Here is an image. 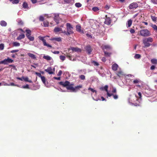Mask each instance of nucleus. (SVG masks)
I'll list each match as a JSON object with an SVG mask.
<instances>
[{
	"label": "nucleus",
	"mask_w": 157,
	"mask_h": 157,
	"mask_svg": "<svg viewBox=\"0 0 157 157\" xmlns=\"http://www.w3.org/2000/svg\"><path fill=\"white\" fill-rule=\"evenodd\" d=\"M101 60L103 62H105L106 61V58L105 57H103L102 58V59H101Z\"/></svg>",
	"instance_id": "57"
},
{
	"label": "nucleus",
	"mask_w": 157,
	"mask_h": 157,
	"mask_svg": "<svg viewBox=\"0 0 157 157\" xmlns=\"http://www.w3.org/2000/svg\"><path fill=\"white\" fill-rule=\"evenodd\" d=\"M60 59L61 60H62V61H63L65 60V57L64 56L61 55L60 56Z\"/></svg>",
	"instance_id": "42"
},
{
	"label": "nucleus",
	"mask_w": 157,
	"mask_h": 157,
	"mask_svg": "<svg viewBox=\"0 0 157 157\" xmlns=\"http://www.w3.org/2000/svg\"><path fill=\"white\" fill-rule=\"evenodd\" d=\"M109 7L108 5H106L105 6V8L107 9L108 10L109 9Z\"/></svg>",
	"instance_id": "64"
},
{
	"label": "nucleus",
	"mask_w": 157,
	"mask_h": 157,
	"mask_svg": "<svg viewBox=\"0 0 157 157\" xmlns=\"http://www.w3.org/2000/svg\"><path fill=\"white\" fill-rule=\"evenodd\" d=\"M28 55L29 56L31 57L32 58L34 59H36V56L34 54H33L31 53H28Z\"/></svg>",
	"instance_id": "28"
},
{
	"label": "nucleus",
	"mask_w": 157,
	"mask_h": 157,
	"mask_svg": "<svg viewBox=\"0 0 157 157\" xmlns=\"http://www.w3.org/2000/svg\"><path fill=\"white\" fill-rule=\"evenodd\" d=\"M25 37V35L24 34H21L17 37V40H20L24 38Z\"/></svg>",
	"instance_id": "22"
},
{
	"label": "nucleus",
	"mask_w": 157,
	"mask_h": 157,
	"mask_svg": "<svg viewBox=\"0 0 157 157\" xmlns=\"http://www.w3.org/2000/svg\"><path fill=\"white\" fill-rule=\"evenodd\" d=\"M6 59V63L7 64L9 63H12L13 62V60L12 59L10 58L9 57H7Z\"/></svg>",
	"instance_id": "23"
},
{
	"label": "nucleus",
	"mask_w": 157,
	"mask_h": 157,
	"mask_svg": "<svg viewBox=\"0 0 157 157\" xmlns=\"http://www.w3.org/2000/svg\"><path fill=\"white\" fill-rule=\"evenodd\" d=\"M44 71L45 72L48 73L50 74H53V72L52 71V69L51 67H48L47 69H45Z\"/></svg>",
	"instance_id": "15"
},
{
	"label": "nucleus",
	"mask_w": 157,
	"mask_h": 157,
	"mask_svg": "<svg viewBox=\"0 0 157 157\" xmlns=\"http://www.w3.org/2000/svg\"><path fill=\"white\" fill-rule=\"evenodd\" d=\"M100 28L101 30H100V29L99 30V33L100 37H102L104 35L105 28L104 27H101Z\"/></svg>",
	"instance_id": "11"
},
{
	"label": "nucleus",
	"mask_w": 157,
	"mask_h": 157,
	"mask_svg": "<svg viewBox=\"0 0 157 157\" xmlns=\"http://www.w3.org/2000/svg\"><path fill=\"white\" fill-rule=\"evenodd\" d=\"M17 79H19V80H20L21 81H22L23 79V78H20V77H17Z\"/></svg>",
	"instance_id": "63"
},
{
	"label": "nucleus",
	"mask_w": 157,
	"mask_h": 157,
	"mask_svg": "<svg viewBox=\"0 0 157 157\" xmlns=\"http://www.w3.org/2000/svg\"><path fill=\"white\" fill-rule=\"evenodd\" d=\"M54 32L55 33H57L58 32H60V33H63L64 31H63L61 28L56 27L54 30Z\"/></svg>",
	"instance_id": "12"
},
{
	"label": "nucleus",
	"mask_w": 157,
	"mask_h": 157,
	"mask_svg": "<svg viewBox=\"0 0 157 157\" xmlns=\"http://www.w3.org/2000/svg\"><path fill=\"white\" fill-rule=\"evenodd\" d=\"M104 53L105 56H108L109 57L111 55V53L110 52H105V51H104Z\"/></svg>",
	"instance_id": "31"
},
{
	"label": "nucleus",
	"mask_w": 157,
	"mask_h": 157,
	"mask_svg": "<svg viewBox=\"0 0 157 157\" xmlns=\"http://www.w3.org/2000/svg\"><path fill=\"white\" fill-rule=\"evenodd\" d=\"M101 48L103 50L105 49L110 50L111 49V48L109 45H102L101 46Z\"/></svg>",
	"instance_id": "16"
},
{
	"label": "nucleus",
	"mask_w": 157,
	"mask_h": 157,
	"mask_svg": "<svg viewBox=\"0 0 157 157\" xmlns=\"http://www.w3.org/2000/svg\"><path fill=\"white\" fill-rule=\"evenodd\" d=\"M141 55L139 54H136L134 56V58L135 59H138L141 57Z\"/></svg>",
	"instance_id": "38"
},
{
	"label": "nucleus",
	"mask_w": 157,
	"mask_h": 157,
	"mask_svg": "<svg viewBox=\"0 0 157 157\" xmlns=\"http://www.w3.org/2000/svg\"><path fill=\"white\" fill-rule=\"evenodd\" d=\"M41 80L43 82V83L45 85H46V79L45 78L44 76H42L41 78Z\"/></svg>",
	"instance_id": "29"
},
{
	"label": "nucleus",
	"mask_w": 157,
	"mask_h": 157,
	"mask_svg": "<svg viewBox=\"0 0 157 157\" xmlns=\"http://www.w3.org/2000/svg\"><path fill=\"white\" fill-rule=\"evenodd\" d=\"M43 58L47 60H50L52 59L51 57L48 55L44 56H43Z\"/></svg>",
	"instance_id": "25"
},
{
	"label": "nucleus",
	"mask_w": 157,
	"mask_h": 157,
	"mask_svg": "<svg viewBox=\"0 0 157 157\" xmlns=\"http://www.w3.org/2000/svg\"><path fill=\"white\" fill-rule=\"evenodd\" d=\"M46 37H49L48 36H44L43 37L41 36H39L38 38L39 40L42 41L44 46H46L49 48H52V46L51 45L49 44H47L46 43V40L45 39V38Z\"/></svg>",
	"instance_id": "6"
},
{
	"label": "nucleus",
	"mask_w": 157,
	"mask_h": 157,
	"mask_svg": "<svg viewBox=\"0 0 157 157\" xmlns=\"http://www.w3.org/2000/svg\"><path fill=\"white\" fill-rule=\"evenodd\" d=\"M33 3H35L37 2V0H31Z\"/></svg>",
	"instance_id": "61"
},
{
	"label": "nucleus",
	"mask_w": 157,
	"mask_h": 157,
	"mask_svg": "<svg viewBox=\"0 0 157 157\" xmlns=\"http://www.w3.org/2000/svg\"><path fill=\"white\" fill-rule=\"evenodd\" d=\"M0 25L2 26H6L7 25V23L4 21H1L0 22Z\"/></svg>",
	"instance_id": "26"
},
{
	"label": "nucleus",
	"mask_w": 157,
	"mask_h": 157,
	"mask_svg": "<svg viewBox=\"0 0 157 157\" xmlns=\"http://www.w3.org/2000/svg\"><path fill=\"white\" fill-rule=\"evenodd\" d=\"M22 78H23V79L25 82H28L29 80V78L27 77H22Z\"/></svg>",
	"instance_id": "48"
},
{
	"label": "nucleus",
	"mask_w": 157,
	"mask_h": 157,
	"mask_svg": "<svg viewBox=\"0 0 157 157\" xmlns=\"http://www.w3.org/2000/svg\"><path fill=\"white\" fill-rule=\"evenodd\" d=\"M92 10L94 11H98V7H94L92 8Z\"/></svg>",
	"instance_id": "47"
},
{
	"label": "nucleus",
	"mask_w": 157,
	"mask_h": 157,
	"mask_svg": "<svg viewBox=\"0 0 157 157\" xmlns=\"http://www.w3.org/2000/svg\"><path fill=\"white\" fill-rule=\"evenodd\" d=\"M22 6L23 8L25 9H28L29 8L28 4L25 2H24L23 3Z\"/></svg>",
	"instance_id": "27"
},
{
	"label": "nucleus",
	"mask_w": 157,
	"mask_h": 157,
	"mask_svg": "<svg viewBox=\"0 0 157 157\" xmlns=\"http://www.w3.org/2000/svg\"><path fill=\"white\" fill-rule=\"evenodd\" d=\"M35 74L37 75L39 77L41 78L42 76L41 74L39 72H36Z\"/></svg>",
	"instance_id": "46"
},
{
	"label": "nucleus",
	"mask_w": 157,
	"mask_h": 157,
	"mask_svg": "<svg viewBox=\"0 0 157 157\" xmlns=\"http://www.w3.org/2000/svg\"><path fill=\"white\" fill-rule=\"evenodd\" d=\"M13 45L14 46H19L20 45V44L18 42H15L13 43Z\"/></svg>",
	"instance_id": "35"
},
{
	"label": "nucleus",
	"mask_w": 157,
	"mask_h": 157,
	"mask_svg": "<svg viewBox=\"0 0 157 157\" xmlns=\"http://www.w3.org/2000/svg\"><path fill=\"white\" fill-rule=\"evenodd\" d=\"M4 48V44H0V49L2 50Z\"/></svg>",
	"instance_id": "44"
},
{
	"label": "nucleus",
	"mask_w": 157,
	"mask_h": 157,
	"mask_svg": "<svg viewBox=\"0 0 157 157\" xmlns=\"http://www.w3.org/2000/svg\"><path fill=\"white\" fill-rule=\"evenodd\" d=\"M64 2L66 3H70L71 1V0H63Z\"/></svg>",
	"instance_id": "49"
},
{
	"label": "nucleus",
	"mask_w": 157,
	"mask_h": 157,
	"mask_svg": "<svg viewBox=\"0 0 157 157\" xmlns=\"http://www.w3.org/2000/svg\"><path fill=\"white\" fill-rule=\"evenodd\" d=\"M44 20V18L42 16H40L39 17V20L41 21H43Z\"/></svg>",
	"instance_id": "51"
},
{
	"label": "nucleus",
	"mask_w": 157,
	"mask_h": 157,
	"mask_svg": "<svg viewBox=\"0 0 157 157\" xmlns=\"http://www.w3.org/2000/svg\"><path fill=\"white\" fill-rule=\"evenodd\" d=\"M140 82V80L138 79H136L133 81L134 84H137L139 83Z\"/></svg>",
	"instance_id": "37"
},
{
	"label": "nucleus",
	"mask_w": 157,
	"mask_h": 157,
	"mask_svg": "<svg viewBox=\"0 0 157 157\" xmlns=\"http://www.w3.org/2000/svg\"><path fill=\"white\" fill-rule=\"evenodd\" d=\"M66 29L67 31H64L63 32V33L64 34L67 36H69L74 33V31L73 30V28L70 23H67Z\"/></svg>",
	"instance_id": "1"
},
{
	"label": "nucleus",
	"mask_w": 157,
	"mask_h": 157,
	"mask_svg": "<svg viewBox=\"0 0 157 157\" xmlns=\"http://www.w3.org/2000/svg\"><path fill=\"white\" fill-rule=\"evenodd\" d=\"M54 78L55 79L57 80H60V77H54Z\"/></svg>",
	"instance_id": "58"
},
{
	"label": "nucleus",
	"mask_w": 157,
	"mask_h": 157,
	"mask_svg": "<svg viewBox=\"0 0 157 157\" xmlns=\"http://www.w3.org/2000/svg\"><path fill=\"white\" fill-rule=\"evenodd\" d=\"M151 62L152 63L154 64H157V59H153L151 60Z\"/></svg>",
	"instance_id": "30"
},
{
	"label": "nucleus",
	"mask_w": 157,
	"mask_h": 157,
	"mask_svg": "<svg viewBox=\"0 0 157 157\" xmlns=\"http://www.w3.org/2000/svg\"><path fill=\"white\" fill-rule=\"evenodd\" d=\"M85 49L89 54H90L92 52V49L90 46L87 45L85 47Z\"/></svg>",
	"instance_id": "14"
},
{
	"label": "nucleus",
	"mask_w": 157,
	"mask_h": 157,
	"mask_svg": "<svg viewBox=\"0 0 157 157\" xmlns=\"http://www.w3.org/2000/svg\"><path fill=\"white\" fill-rule=\"evenodd\" d=\"M113 93H117V90L115 88H113V90L112 91Z\"/></svg>",
	"instance_id": "50"
},
{
	"label": "nucleus",
	"mask_w": 157,
	"mask_h": 157,
	"mask_svg": "<svg viewBox=\"0 0 157 157\" xmlns=\"http://www.w3.org/2000/svg\"><path fill=\"white\" fill-rule=\"evenodd\" d=\"M151 18L152 20L154 22H155L156 21V18L155 17L153 16H151Z\"/></svg>",
	"instance_id": "43"
},
{
	"label": "nucleus",
	"mask_w": 157,
	"mask_h": 157,
	"mask_svg": "<svg viewBox=\"0 0 157 157\" xmlns=\"http://www.w3.org/2000/svg\"><path fill=\"white\" fill-rule=\"evenodd\" d=\"M76 30L77 31L81 33H83V31L81 30V27L79 25H78L76 27Z\"/></svg>",
	"instance_id": "19"
},
{
	"label": "nucleus",
	"mask_w": 157,
	"mask_h": 157,
	"mask_svg": "<svg viewBox=\"0 0 157 157\" xmlns=\"http://www.w3.org/2000/svg\"><path fill=\"white\" fill-rule=\"evenodd\" d=\"M155 67L154 65H152L150 68V69L151 70H153L155 69Z\"/></svg>",
	"instance_id": "59"
},
{
	"label": "nucleus",
	"mask_w": 157,
	"mask_h": 157,
	"mask_svg": "<svg viewBox=\"0 0 157 157\" xmlns=\"http://www.w3.org/2000/svg\"><path fill=\"white\" fill-rule=\"evenodd\" d=\"M18 51H19V50H17V49L14 50H12L11 51V52L12 53H14V52H18Z\"/></svg>",
	"instance_id": "54"
},
{
	"label": "nucleus",
	"mask_w": 157,
	"mask_h": 157,
	"mask_svg": "<svg viewBox=\"0 0 157 157\" xmlns=\"http://www.w3.org/2000/svg\"><path fill=\"white\" fill-rule=\"evenodd\" d=\"M118 67V65L116 63H115L113 64L112 66V68L113 69L114 71H116L117 70V68Z\"/></svg>",
	"instance_id": "21"
},
{
	"label": "nucleus",
	"mask_w": 157,
	"mask_h": 157,
	"mask_svg": "<svg viewBox=\"0 0 157 157\" xmlns=\"http://www.w3.org/2000/svg\"><path fill=\"white\" fill-rule=\"evenodd\" d=\"M50 40L52 41L55 40L57 42H61L62 41V38L61 37H52L51 38Z\"/></svg>",
	"instance_id": "13"
},
{
	"label": "nucleus",
	"mask_w": 157,
	"mask_h": 157,
	"mask_svg": "<svg viewBox=\"0 0 157 157\" xmlns=\"http://www.w3.org/2000/svg\"><path fill=\"white\" fill-rule=\"evenodd\" d=\"M67 57L69 59V60H72V61L75 60V59L74 58L73 59H72L71 56L69 55H67Z\"/></svg>",
	"instance_id": "41"
},
{
	"label": "nucleus",
	"mask_w": 157,
	"mask_h": 157,
	"mask_svg": "<svg viewBox=\"0 0 157 157\" xmlns=\"http://www.w3.org/2000/svg\"><path fill=\"white\" fill-rule=\"evenodd\" d=\"M108 85H105L104 87H102L100 88V89L102 90H105L107 92V98H108V97H110L111 96H113V98L115 99H117L118 98V96L117 94H110L109 93L108 91Z\"/></svg>",
	"instance_id": "2"
},
{
	"label": "nucleus",
	"mask_w": 157,
	"mask_h": 157,
	"mask_svg": "<svg viewBox=\"0 0 157 157\" xmlns=\"http://www.w3.org/2000/svg\"><path fill=\"white\" fill-rule=\"evenodd\" d=\"M19 0H14L13 1L12 3L13 4H17L19 3Z\"/></svg>",
	"instance_id": "45"
},
{
	"label": "nucleus",
	"mask_w": 157,
	"mask_h": 157,
	"mask_svg": "<svg viewBox=\"0 0 157 157\" xmlns=\"http://www.w3.org/2000/svg\"><path fill=\"white\" fill-rule=\"evenodd\" d=\"M59 17L58 16H55L54 18V20L56 22L57 24L59 23Z\"/></svg>",
	"instance_id": "24"
},
{
	"label": "nucleus",
	"mask_w": 157,
	"mask_h": 157,
	"mask_svg": "<svg viewBox=\"0 0 157 157\" xmlns=\"http://www.w3.org/2000/svg\"><path fill=\"white\" fill-rule=\"evenodd\" d=\"M79 78L81 80H84L85 79V77L83 75H81L79 76Z\"/></svg>",
	"instance_id": "39"
},
{
	"label": "nucleus",
	"mask_w": 157,
	"mask_h": 157,
	"mask_svg": "<svg viewBox=\"0 0 157 157\" xmlns=\"http://www.w3.org/2000/svg\"><path fill=\"white\" fill-rule=\"evenodd\" d=\"M48 22L47 21H44L43 22L44 26L45 27H48Z\"/></svg>",
	"instance_id": "36"
},
{
	"label": "nucleus",
	"mask_w": 157,
	"mask_h": 157,
	"mask_svg": "<svg viewBox=\"0 0 157 157\" xmlns=\"http://www.w3.org/2000/svg\"><path fill=\"white\" fill-rule=\"evenodd\" d=\"M75 5L77 7H80L81 6L82 4L80 3H76Z\"/></svg>",
	"instance_id": "40"
},
{
	"label": "nucleus",
	"mask_w": 157,
	"mask_h": 157,
	"mask_svg": "<svg viewBox=\"0 0 157 157\" xmlns=\"http://www.w3.org/2000/svg\"><path fill=\"white\" fill-rule=\"evenodd\" d=\"M116 74L119 77H121L124 75L123 72L121 70L117 71Z\"/></svg>",
	"instance_id": "20"
},
{
	"label": "nucleus",
	"mask_w": 157,
	"mask_h": 157,
	"mask_svg": "<svg viewBox=\"0 0 157 157\" xmlns=\"http://www.w3.org/2000/svg\"><path fill=\"white\" fill-rule=\"evenodd\" d=\"M73 85L74 84H70V83L68 85L67 87L66 88L67 90H70L73 92H75L77 91V89H78L82 87V86L79 85L75 86L74 88L73 87Z\"/></svg>",
	"instance_id": "4"
},
{
	"label": "nucleus",
	"mask_w": 157,
	"mask_h": 157,
	"mask_svg": "<svg viewBox=\"0 0 157 157\" xmlns=\"http://www.w3.org/2000/svg\"><path fill=\"white\" fill-rule=\"evenodd\" d=\"M151 2L155 4H157V0H151Z\"/></svg>",
	"instance_id": "56"
},
{
	"label": "nucleus",
	"mask_w": 157,
	"mask_h": 157,
	"mask_svg": "<svg viewBox=\"0 0 157 157\" xmlns=\"http://www.w3.org/2000/svg\"><path fill=\"white\" fill-rule=\"evenodd\" d=\"M132 21L131 19L129 20L128 21V27H130L132 24Z\"/></svg>",
	"instance_id": "33"
},
{
	"label": "nucleus",
	"mask_w": 157,
	"mask_h": 157,
	"mask_svg": "<svg viewBox=\"0 0 157 157\" xmlns=\"http://www.w3.org/2000/svg\"><path fill=\"white\" fill-rule=\"evenodd\" d=\"M62 71L61 70H59L58 74H57V75L58 76H60L61 74H62Z\"/></svg>",
	"instance_id": "53"
},
{
	"label": "nucleus",
	"mask_w": 157,
	"mask_h": 157,
	"mask_svg": "<svg viewBox=\"0 0 157 157\" xmlns=\"http://www.w3.org/2000/svg\"><path fill=\"white\" fill-rule=\"evenodd\" d=\"M139 32L141 36H147L150 35V32L147 29L141 30Z\"/></svg>",
	"instance_id": "5"
},
{
	"label": "nucleus",
	"mask_w": 157,
	"mask_h": 157,
	"mask_svg": "<svg viewBox=\"0 0 157 157\" xmlns=\"http://www.w3.org/2000/svg\"><path fill=\"white\" fill-rule=\"evenodd\" d=\"M70 49L71 50H72L73 52H81V49L77 47H71Z\"/></svg>",
	"instance_id": "17"
},
{
	"label": "nucleus",
	"mask_w": 157,
	"mask_h": 157,
	"mask_svg": "<svg viewBox=\"0 0 157 157\" xmlns=\"http://www.w3.org/2000/svg\"><path fill=\"white\" fill-rule=\"evenodd\" d=\"M138 4L136 2H133L131 4L129 5V9H132L133 8H136L138 7Z\"/></svg>",
	"instance_id": "10"
},
{
	"label": "nucleus",
	"mask_w": 157,
	"mask_h": 157,
	"mask_svg": "<svg viewBox=\"0 0 157 157\" xmlns=\"http://www.w3.org/2000/svg\"><path fill=\"white\" fill-rule=\"evenodd\" d=\"M130 32L131 33H133L135 32L134 30L133 29H131L130 30Z\"/></svg>",
	"instance_id": "55"
},
{
	"label": "nucleus",
	"mask_w": 157,
	"mask_h": 157,
	"mask_svg": "<svg viewBox=\"0 0 157 157\" xmlns=\"http://www.w3.org/2000/svg\"><path fill=\"white\" fill-rule=\"evenodd\" d=\"M86 35L87 36H88L89 37H90L91 38H92V36L91 35H90V34L87 33L86 34Z\"/></svg>",
	"instance_id": "62"
},
{
	"label": "nucleus",
	"mask_w": 157,
	"mask_h": 157,
	"mask_svg": "<svg viewBox=\"0 0 157 157\" xmlns=\"http://www.w3.org/2000/svg\"><path fill=\"white\" fill-rule=\"evenodd\" d=\"M59 53V51H55L53 52V53L55 54H58Z\"/></svg>",
	"instance_id": "60"
},
{
	"label": "nucleus",
	"mask_w": 157,
	"mask_h": 157,
	"mask_svg": "<svg viewBox=\"0 0 157 157\" xmlns=\"http://www.w3.org/2000/svg\"><path fill=\"white\" fill-rule=\"evenodd\" d=\"M4 85L7 86H17V85L15 84L13 82L11 83H10V84H8L6 83Z\"/></svg>",
	"instance_id": "34"
},
{
	"label": "nucleus",
	"mask_w": 157,
	"mask_h": 157,
	"mask_svg": "<svg viewBox=\"0 0 157 157\" xmlns=\"http://www.w3.org/2000/svg\"><path fill=\"white\" fill-rule=\"evenodd\" d=\"M69 83L70 82L67 81H66L65 82H59L60 85L62 86L63 87H66V88Z\"/></svg>",
	"instance_id": "9"
},
{
	"label": "nucleus",
	"mask_w": 157,
	"mask_h": 157,
	"mask_svg": "<svg viewBox=\"0 0 157 157\" xmlns=\"http://www.w3.org/2000/svg\"><path fill=\"white\" fill-rule=\"evenodd\" d=\"M26 37L28 38L31 41H33L34 40V37L33 36H31L30 35L31 34V31L29 29H26Z\"/></svg>",
	"instance_id": "7"
},
{
	"label": "nucleus",
	"mask_w": 157,
	"mask_h": 157,
	"mask_svg": "<svg viewBox=\"0 0 157 157\" xmlns=\"http://www.w3.org/2000/svg\"><path fill=\"white\" fill-rule=\"evenodd\" d=\"M3 64L4 65L7 64L6 59L0 61V64Z\"/></svg>",
	"instance_id": "32"
},
{
	"label": "nucleus",
	"mask_w": 157,
	"mask_h": 157,
	"mask_svg": "<svg viewBox=\"0 0 157 157\" xmlns=\"http://www.w3.org/2000/svg\"><path fill=\"white\" fill-rule=\"evenodd\" d=\"M88 90H90L93 92L92 95L93 99L94 100L98 101V97L97 96V95L95 96V94H96V91L90 87L88 88Z\"/></svg>",
	"instance_id": "8"
},
{
	"label": "nucleus",
	"mask_w": 157,
	"mask_h": 157,
	"mask_svg": "<svg viewBox=\"0 0 157 157\" xmlns=\"http://www.w3.org/2000/svg\"><path fill=\"white\" fill-rule=\"evenodd\" d=\"M153 41V39L150 37L144 38L143 40V43L144 45V47H149L151 45V44L149 43H152Z\"/></svg>",
	"instance_id": "3"
},
{
	"label": "nucleus",
	"mask_w": 157,
	"mask_h": 157,
	"mask_svg": "<svg viewBox=\"0 0 157 157\" xmlns=\"http://www.w3.org/2000/svg\"><path fill=\"white\" fill-rule=\"evenodd\" d=\"M23 88H25V89H26V88L29 89V85L28 84H26V85L23 86Z\"/></svg>",
	"instance_id": "52"
},
{
	"label": "nucleus",
	"mask_w": 157,
	"mask_h": 157,
	"mask_svg": "<svg viewBox=\"0 0 157 157\" xmlns=\"http://www.w3.org/2000/svg\"><path fill=\"white\" fill-rule=\"evenodd\" d=\"M111 20L110 19V18L109 17L105 20L104 23L105 24L109 25L111 24Z\"/></svg>",
	"instance_id": "18"
}]
</instances>
